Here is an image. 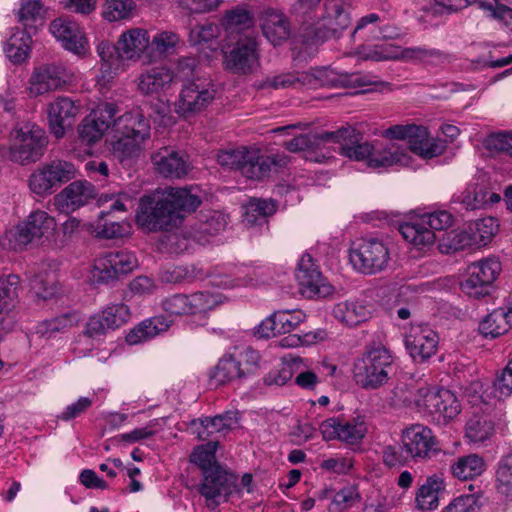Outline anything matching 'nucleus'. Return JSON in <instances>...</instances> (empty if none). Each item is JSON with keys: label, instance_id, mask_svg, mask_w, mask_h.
Masks as SVG:
<instances>
[{"label": "nucleus", "instance_id": "obj_1", "mask_svg": "<svg viewBox=\"0 0 512 512\" xmlns=\"http://www.w3.org/2000/svg\"><path fill=\"white\" fill-rule=\"evenodd\" d=\"M201 203V198L187 188H165L140 198L136 222L149 232L169 231Z\"/></svg>", "mask_w": 512, "mask_h": 512}, {"label": "nucleus", "instance_id": "obj_2", "mask_svg": "<svg viewBox=\"0 0 512 512\" xmlns=\"http://www.w3.org/2000/svg\"><path fill=\"white\" fill-rule=\"evenodd\" d=\"M395 371L391 351L381 343H372L354 363V378L364 389H377L385 385Z\"/></svg>", "mask_w": 512, "mask_h": 512}, {"label": "nucleus", "instance_id": "obj_3", "mask_svg": "<svg viewBox=\"0 0 512 512\" xmlns=\"http://www.w3.org/2000/svg\"><path fill=\"white\" fill-rule=\"evenodd\" d=\"M332 134L337 137L330 142L340 144V154L355 161H367L371 168L389 167L401 161V155L393 147L375 152L369 142H361L362 134L352 126L341 127Z\"/></svg>", "mask_w": 512, "mask_h": 512}, {"label": "nucleus", "instance_id": "obj_4", "mask_svg": "<svg viewBox=\"0 0 512 512\" xmlns=\"http://www.w3.org/2000/svg\"><path fill=\"white\" fill-rule=\"evenodd\" d=\"M344 0H325V13L315 25L308 26L300 34L303 44L308 46L322 43L328 39L339 38L350 25V16Z\"/></svg>", "mask_w": 512, "mask_h": 512}, {"label": "nucleus", "instance_id": "obj_5", "mask_svg": "<svg viewBox=\"0 0 512 512\" xmlns=\"http://www.w3.org/2000/svg\"><path fill=\"white\" fill-rule=\"evenodd\" d=\"M11 137L13 143L9 148V159L20 165L39 161L44 155L47 137L43 129L35 124L26 123L16 127Z\"/></svg>", "mask_w": 512, "mask_h": 512}, {"label": "nucleus", "instance_id": "obj_6", "mask_svg": "<svg viewBox=\"0 0 512 512\" xmlns=\"http://www.w3.org/2000/svg\"><path fill=\"white\" fill-rule=\"evenodd\" d=\"M216 90L211 81L197 78L183 83L174 103L175 112L185 119L206 110L215 100Z\"/></svg>", "mask_w": 512, "mask_h": 512}, {"label": "nucleus", "instance_id": "obj_7", "mask_svg": "<svg viewBox=\"0 0 512 512\" xmlns=\"http://www.w3.org/2000/svg\"><path fill=\"white\" fill-rule=\"evenodd\" d=\"M453 216L445 210L434 211L419 219L404 222L399 226L403 238L415 246H428L435 240L434 230H444L451 226Z\"/></svg>", "mask_w": 512, "mask_h": 512}, {"label": "nucleus", "instance_id": "obj_8", "mask_svg": "<svg viewBox=\"0 0 512 512\" xmlns=\"http://www.w3.org/2000/svg\"><path fill=\"white\" fill-rule=\"evenodd\" d=\"M387 245L378 239H360L350 249V261L359 272L372 275L383 271L389 262Z\"/></svg>", "mask_w": 512, "mask_h": 512}, {"label": "nucleus", "instance_id": "obj_9", "mask_svg": "<svg viewBox=\"0 0 512 512\" xmlns=\"http://www.w3.org/2000/svg\"><path fill=\"white\" fill-rule=\"evenodd\" d=\"M137 265V258L131 252H107L95 260L93 277L97 282L107 284L130 273Z\"/></svg>", "mask_w": 512, "mask_h": 512}, {"label": "nucleus", "instance_id": "obj_10", "mask_svg": "<svg viewBox=\"0 0 512 512\" xmlns=\"http://www.w3.org/2000/svg\"><path fill=\"white\" fill-rule=\"evenodd\" d=\"M415 403L432 415L450 420L460 412V404L456 396L447 389L434 390L430 387H420L417 390Z\"/></svg>", "mask_w": 512, "mask_h": 512}, {"label": "nucleus", "instance_id": "obj_11", "mask_svg": "<svg viewBox=\"0 0 512 512\" xmlns=\"http://www.w3.org/2000/svg\"><path fill=\"white\" fill-rule=\"evenodd\" d=\"M55 227L54 218L47 212L35 211L11 232V246L14 250H22L35 239L51 234Z\"/></svg>", "mask_w": 512, "mask_h": 512}, {"label": "nucleus", "instance_id": "obj_12", "mask_svg": "<svg viewBox=\"0 0 512 512\" xmlns=\"http://www.w3.org/2000/svg\"><path fill=\"white\" fill-rule=\"evenodd\" d=\"M296 279L300 292L307 298H325L334 291L333 286L322 276L310 254H304L298 264Z\"/></svg>", "mask_w": 512, "mask_h": 512}, {"label": "nucleus", "instance_id": "obj_13", "mask_svg": "<svg viewBox=\"0 0 512 512\" xmlns=\"http://www.w3.org/2000/svg\"><path fill=\"white\" fill-rule=\"evenodd\" d=\"M502 270L497 257H487L472 263L468 267V278L462 283V288L468 294L477 298L488 293L489 287Z\"/></svg>", "mask_w": 512, "mask_h": 512}, {"label": "nucleus", "instance_id": "obj_14", "mask_svg": "<svg viewBox=\"0 0 512 512\" xmlns=\"http://www.w3.org/2000/svg\"><path fill=\"white\" fill-rule=\"evenodd\" d=\"M257 46L255 35L239 37L235 46L224 55L225 68L243 75L253 72L259 60Z\"/></svg>", "mask_w": 512, "mask_h": 512}, {"label": "nucleus", "instance_id": "obj_15", "mask_svg": "<svg viewBox=\"0 0 512 512\" xmlns=\"http://www.w3.org/2000/svg\"><path fill=\"white\" fill-rule=\"evenodd\" d=\"M202 476L198 491L206 500L223 496L227 501L237 485V476L222 465L207 469L202 472Z\"/></svg>", "mask_w": 512, "mask_h": 512}, {"label": "nucleus", "instance_id": "obj_16", "mask_svg": "<svg viewBox=\"0 0 512 512\" xmlns=\"http://www.w3.org/2000/svg\"><path fill=\"white\" fill-rule=\"evenodd\" d=\"M246 157L245 164L242 166V176L251 180L268 178L272 173L279 172L289 162V157L284 153L263 155L258 150H249Z\"/></svg>", "mask_w": 512, "mask_h": 512}, {"label": "nucleus", "instance_id": "obj_17", "mask_svg": "<svg viewBox=\"0 0 512 512\" xmlns=\"http://www.w3.org/2000/svg\"><path fill=\"white\" fill-rule=\"evenodd\" d=\"M402 443L412 459H427L440 450L432 430L421 424L405 429L402 433Z\"/></svg>", "mask_w": 512, "mask_h": 512}, {"label": "nucleus", "instance_id": "obj_18", "mask_svg": "<svg viewBox=\"0 0 512 512\" xmlns=\"http://www.w3.org/2000/svg\"><path fill=\"white\" fill-rule=\"evenodd\" d=\"M129 307L124 303L107 306L101 313L92 316L86 323L85 334L89 337H97L108 330H115L126 324L130 319Z\"/></svg>", "mask_w": 512, "mask_h": 512}, {"label": "nucleus", "instance_id": "obj_19", "mask_svg": "<svg viewBox=\"0 0 512 512\" xmlns=\"http://www.w3.org/2000/svg\"><path fill=\"white\" fill-rule=\"evenodd\" d=\"M405 346L415 362H424L436 353L438 336L427 325L412 326L405 337Z\"/></svg>", "mask_w": 512, "mask_h": 512}, {"label": "nucleus", "instance_id": "obj_20", "mask_svg": "<svg viewBox=\"0 0 512 512\" xmlns=\"http://www.w3.org/2000/svg\"><path fill=\"white\" fill-rule=\"evenodd\" d=\"M319 429L324 440L338 439L348 444L360 442L366 433L363 422L342 421L336 417L324 420Z\"/></svg>", "mask_w": 512, "mask_h": 512}, {"label": "nucleus", "instance_id": "obj_21", "mask_svg": "<svg viewBox=\"0 0 512 512\" xmlns=\"http://www.w3.org/2000/svg\"><path fill=\"white\" fill-rule=\"evenodd\" d=\"M64 70L60 65L42 64L35 67L29 79V94L37 97L62 86Z\"/></svg>", "mask_w": 512, "mask_h": 512}, {"label": "nucleus", "instance_id": "obj_22", "mask_svg": "<svg viewBox=\"0 0 512 512\" xmlns=\"http://www.w3.org/2000/svg\"><path fill=\"white\" fill-rule=\"evenodd\" d=\"M499 225L493 217H486L476 220L470 224L469 229L457 234L458 242L453 249H461L465 246H484L488 244L497 233Z\"/></svg>", "mask_w": 512, "mask_h": 512}, {"label": "nucleus", "instance_id": "obj_23", "mask_svg": "<svg viewBox=\"0 0 512 512\" xmlns=\"http://www.w3.org/2000/svg\"><path fill=\"white\" fill-rule=\"evenodd\" d=\"M324 72L318 71L317 74L311 72H286L278 75L266 77L260 84L262 89H286L297 88L301 86L316 87L324 85L322 79Z\"/></svg>", "mask_w": 512, "mask_h": 512}, {"label": "nucleus", "instance_id": "obj_24", "mask_svg": "<svg viewBox=\"0 0 512 512\" xmlns=\"http://www.w3.org/2000/svg\"><path fill=\"white\" fill-rule=\"evenodd\" d=\"M63 179L64 163L57 159L34 171L29 178V187L38 195L52 193L53 189L59 186Z\"/></svg>", "mask_w": 512, "mask_h": 512}, {"label": "nucleus", "instance_id": "obj_25", "mask_svg": "<svg viewBox=\"0 0 512 512\" xmlns=\"http://www.w3.org/2000/svg\"><path fill=\"white\" fill-rule=\"evenodd\" d=\"M410 150L422 158L431 159L441 155L446 149L444 141L432 138L424 126L415 125L408 138Z\"/></svg>", "mask_w": 512, "mask_h": 512}, {"label": "nucleus", "instance_id": "obj_26", "mask_svg": "<svg viewBox=\"0 0 512 512\" xmlns=\"http://www.w3.org/2000/svg\"><path fill=\"white\" fill-rule=\"evenodd\" d=\"M115 129L120 135L136 141H145L150 137V123L140 109L126 112L117 118Z\"/></svg>", "mask_w": 512, "mask_h": 512}, {"label": "nucleus", "instance_id": "obj_27", "mask_svg": "<svg viewBox=\"0 0 512 512\" xmlns=\"http://www.w3.org/2000/svg\"><path fill=\"white\" fill-rule=\"evenodd\" d=\"M372 307L365 300L350 299L337 303L333 308L334 317L341 323L354 327L371 317Z\"/></svg>", "mask_w": 512, "mask_h": 512}, {"label": "nucleus", "instance_id": "obj_28", "mask_svg": "<svg viewBox=\"0 0 512 512\" xmlns=\"http://www.w3.org/2000/svg\"><path fill=\"white\" fill-rule=\"evenodd\" d=\"M117 48L124 60H138L149 48L147 30L132 28L123 32L117 40Z\"/></svg>", "mask_w": 512, "mask_h": 512}, {"label": "nucleus", "instance_id": "obj_29", "mask_svg": "<svg viewBox=\"0 0 512 512\" xmlns=\"http://www.w3.org/2000/svg\"><path fill=\"white\" fill-rule=\"evenodd\" d=\"M151 160L156 170L165 177L180 178L189 170L186 160L178 152L166 147L153 153Z\"/></svg>", "mask_w": 512, "mask_h": 512}, {"label": "nucleus", "instance_id": "obj_30", "mask_svg": "<svg viewBox=\"0 0 512 512\" xmlns=\"http://www.w3.org/2000/svg\"><path fill=\"white\" fill-rule=\"evenodd\" d=\"M261 28L264 36L274 46L279 45L290 36V26L287 18L281 12L271 8L262 13Z\"/></svg>", "mask_w": 512, "mask_h": 512}, {"label": "nucleus", "instance_id": "obj_31", "mask_svg": "<svg viewBox=\"0 0 512 512\" xmlns=\"http://www.w3.org/2000/svg\"><path fill=\"white\" fill-rule=\"evenodd\" d=\"M486 470L484 458L478 454L459 456L450 465L452 476L461 481L473 480Z\"/></svg>", "mask_w": 512, "mask_h": 512}, {"label": "nucleus", "instance_id": "obj_32", "mask_svg": "<svg viewBox=\"0 0 512 512\" xmlns=\"http://www.w3.org/2000/svg\"><path fill=\"white\" fill-rule=\"evenodd\" d=\"M174 79L173 72L166 67H153L138 78V90L144 95L157 94L169 86Z\"/></svg>", "mask_w": 512, "mask_h": 512}, {"label": "nucleus", "instance_id": "obj_33", "mask_svg": "<svg viewBox=\"0 0 512 512\" xmlns=\"http://www.w3.org/2000/svg\"><path fill=\"white\" fill-rule=\"evenodd\" d=\"M169 327L170 322L164 316L146 319L127 334L126 342L130 345H137L165 332Z\"/></svg>", "mask_w": 512, "mask_h": 512}, {"label": "nucleus", "instance_id": "obj_34", "mask_svg": "<svg viewBox=\"0 0 512 512\" xmlns=\"http://www.w3.org/2000/svg\"><path fill=\"white\" fill-rule=\"evenodd\" d=\"M335 137L337 136L332 132L300 134L284 142L283 146L292 153L315 152L322 149L326 143Z\"/></svg>", "mask_w": 512, "mask_h": 512}, {"label": "nucleus", "instance_id": "obj_35", "mask_svg": "<svg viewBox=\"0 0 512 512\" xmlns=\"http://www.w3.org/2000/svg\"><path fill=\"white\" fill-rule=\"evenodd\" d=\"M142 141H136L127 136L120 137L111 144L113 157L125 168H130L136 164L141 153Z\"/></svg>", "mask_w": 512, "mask_h": 512}, {"label": "nucleus", "instance_id": "obj_36", "mask_svg": "<svg viewBox=\"0 0 512 512\" xmlns=\"http://www.w3.org/2000/svg\"><path fill=\"white\" fill-rule=\"evenodd\" d=\"M31 36L25 30H17L4 45V52L13 64H22L27 60L31 50Z\"/></svg>", "mask_w": 512, "mask_h": 512}, {"label": "nucleus", "instance_id": "obj_37", "mask_svg": "<svg viewBox=\"0 0 512 512\" xmlns=\"http://www.w3.org/2000/svg\"><path fill=\"white\" fill-rule=\"evenodd\" d=\"M444 488V481L440 477L436 475L428 477L417 491V507L421 510L436 509L439 505V493Z\"/></svg>", "mask_w": 512, "mask_h": 512}, {"label": "nucleus", "instance_id": "obj_38", "mask_svg": "<svg viewBox=\"0 0 512 512\" xmlns=\"http://www.w3.org/2000/svg\"><path fill=\"white\" fill-rule=\"evenodd\" d=\"M252 25V16L245 9L236 8L227 11L222 19V26L228 35L239 34V37L245 34L254 35Z\"/></svg>", "mask_w": 512, "mask_h": 512}, {"label": "nucleus", "instance_id": "obj_39", "mask_svg": "<svg viewBox=\"0 0 512 512\" xmlns=\"http://www.w3.org/2000/svg\"><path fill=\"white\" fill-rule=\"evenodd\" d=\"M494 487L499 495L512 501V451L503 456L495 470Z\"/></svg>", "mask_w": 512, "mask_h": 512}, {"label": "nucleus", "instance_id": "obj_40", "mask_svg": "<svg viewBox=\"0 0 512 512\" xmlns=\"http://www.w3.org/2000/svg\"><path fill=\"white\" fill-rule=\"evenodd\" d=\"M276 211L272 201L251 199L245 206L243 223L247 226H261L267 222V217Z\"/></svg>", "mask_w": 512, "mask_h": 512}, {"label": "nucleus", "instance_id": "obj_41", "mask_svg": "<svg viewBox=\"0 0 512 512\" xmlns=\"http://www.w3.org/2000/svg\"><path fill=\"white\" fill-rule=\"evenodd\" d=\"M66 51L84 58L90 51L89 41L83 29L66 17Z\"/></svg>", "mask_w": 512, "mask_h": 512}, {"label": "nucleus", "instance_id": "obj_42", "mask_svg": "<svg viewBox=\"0 0 512 512\" xmlns=\"http://www.w3.org/2000/svg\"><path fill=\"white\" fill-rule=\"evenodd\" d=\"M30 286L38 298L51 299L60 290L59 275L52 270L37 274L30 279Z\"/></svg>", "mask_w": 512, "mask_h": 512}, {"label": "nucleus", "instance_id": "obj_43", "mask_svg": "<svg viewBox=\"0 0 512 512\" xmlns=\"http://www.w3.org/2000/svg\"><path fill=\"white\" fill-rule=\"evenodd\" d=\"M94 197L93 184L87 181H74L66 187V209L76 210Z\"/></svg>", "mask_w": 512, "mask_h": 512}, {"label": "nucleus", "instance_id": "obj_44", "mask_svg": "<svg viewBox=\"0 0 512 512\" xmlns=\"http://www.w3.org/2000/svg\"><path fill=\"white\" fill-rule=\"evenodd\" d=\"M508 313L503 308L495 309L479 324V331L484 337L496 338L509 330Z\"/></svg>", "mask_w": 512, "mask_h": 512}, {"label": "nucleus", "instance_id": "obj_45", "mask_svg": "<svg viewBox=\"0 0 512 512\" xmlns=\"http://www.w3.org/2000/svg\"><path fill=\"white\" fill-rule=\"evenodd\" d=\"M110 216V212L104 210L99 214V220L96 226L97 236L104 239H115L128 235L131 230V226L125 221H114L107 219Z\"/></svg>", "mask_w": 512, "mask_h": 512}, {"label": "nucleus", "instance_id": "obj_46", "mask_svg": "<svg viewBox=\"0 0 512 512\" xmlns=\"http://www.w3.org/2000/svg\"><path fill=\"white\" fill-rule=\"evenodd\" d=\"M222 303L220 294L209 291L197 292L188 295L189 315L205 316L206 313Z\"/></svg>", "mask_w": 512, "mask_h": 512}, {"label": "nucleus", "instance_id": "obj_47", "mask_svg": "<svg viewBox=\"0 0 512 512\" xmlns=\"http://www.w3.org/2000/svg\"><path fill=\"white\" fill-rule=\"evenodd\" d=\"M218 440H209L206 444L195 447L190 455V462L197 465L201 472L220 465L216 460Z\"/></svg>", "mask_w": 512, "mask_h": 512}, {"label": "nucleus", "instance_id": "obj_48", "mask_svg": "<svg viewBox=\"0 0 512 512\" xmlns=\"http://www.w3.org/2000/svg\"><path fill=\"white\" fill-rule=\"evenodd\" d=\"M64 98L62 96L56 97L52 102L47 105V123L50 133L56 138L64 136Z\"/></svg>", "mask_w": 512, "mask_h": 512}, {"label": "nucleus", "instance_id": "obj_49", "mask_svg": "<svg viewBox=\"0 0 512 512\" xmlns=\"http://www.w3.org/2000/svg\"><path fill=\"white\" fill-rule=\"evenodd\" d=\"M493 430V424L490 420L473 416L466 424V437L470 442L482 443L490 438Z\"/></svg>", "mask_w": 512, "mask_h": 512}, {"label": "nucleus", "instance_id": "obj_50", "mask_svg": "<svg viewBox=\"0 0 512 512\" xmlns=\"http://www.w3.org/2000/svg\"><path fill=\"white\" fill-rule=\"evenodd\" d=\"M212 377L218 384H225L234 379L243 378L232 353L224 355L219 360Z\"/></svg>", "mask_w": 512, "mask_h": 512}, {"label": "nucleus", "instance_id": "obj_51", "mask_svg": "<svg viewBox=\"0 0 512 512\" xmlns=\"http://www.w3.org/2000/svg\"><path fill=\"white\" fill-rule=\"evenodd\" d=\"M190 428L201 441L215 440L216 434L225 432L216 416L194 419L190 423Z\"/></svg>", "mask_w": 512, "mask_h": 512}, {"label": "nucleus", "instance_id": "obj_52", "mask_svg": "<svg viewBox=\"0 0 512 512\" xmlns=\"http://www.w3.org/2000/svg\"><path fill=\"white\" fill-rule=\"evenodd\" d=\"M232 354L240 368L243 378L255 373L259 368L260 354L253 348L244 347L242 349H235Z\"/></svg>", "mask_w": 512, "mask_h": 512}, {"label": "nucleus", "instance_id": "obj_53", "mask_svg": "<svg viewBox=\"0 0 512 512\" xmlns=\"http://www.w3.org/2000/svg\"><path fill=\"white\" fill-rule=\"evenodd\" d=\"M491 394L498 400H504L512 395V360L496 373Z\"/></svg>", "mask_w": 512, "mask_h": 512}, {"label": "nucleus", "instance_id": "obj_54", "mask_svg": "<svg viewBox=\"0 0 512 512\" xmlns=\"http://www.w3.org/2000/svg\"><path fill=\"white\" fill-rule=\"evenodd\" d=\"M97 53L102 61V69L105 72H113L119 69L121 60H124L120 55L116 44H111L107 41H102L97 46Z\"/></svg>", "mask_w": 512, "mask_h": 512}, {"label": "nucleus", "instance_id": "obj_55", "mask_svg": "<svg viewBox=\"0 0 512 512\" xmlns=\"http://www.w3.org/2000/svg\"><path fill=\"white\" fill-rule=\"evenodd\" d=\"M20 279L18 275L9 274L0 277V313L8 309L18 297Z\"/></svg>", "mask_w": 512, "mask_h": 512}, {"label": "nucleus", "instance_id": "obj_56", "mask_svg": "<svg viewBox=\"0 0 512 512\" xmlns=\"http://www.w3.org/2000/svg\"><path fill=\"white\" fill-rule=\"evenodd\" d=\"M118 109L114 103H101L89 114L90 118L105 132L111 128H115L117 122L116 113Z\"/></svg>", "mask_w": 512, "mask_h": 512}, {"label": "nucleus", "instance_id": "obj_57", "mask_svg": "<svg viewBox=\"0 0 512 512\" xmlns=\"http://www.w3.org/2000/svg\"><path fill=\"white\" fill-rule=\"evenodd\" d=\"M249 150L246 147H241L220 151L217 154V162L222 167L239 171L242 174V166L245 164L246 154H248Z\"/></svg>", "mask_w": 512, "mask_h": 512}, {"label": "nucleus", "instance_id": "obj_58", "mask_svg": "<svg viewBox=\"0 0 512 512\" xmlns=\"http://www.w3.org/2000/svg\"><path fill=\"white\" fill-rule=\"evenodd\" d=\"M134 7L133 0H106L103 17L109 22L125 19L130 16Z\"/></svg>", "mask_w": 512, "mask_h": 512}, {"label": "nucleus", "instance_id": "obj_59", "mask_svg": "<svg viewBox=\"0 0 512 512\" xmlns=\"http://www.w3.org/2000/svg\"><path fill=\"white\" fill-rule=\"evenodd\" d=\"M412 457L409 455L404 443L388 445L383 448L382 460L389 467H399L407 464Z\"/></svg>", "mask_w": 512, "mask_h": 512}, {"label": "nucleus", "instance_id": "obj_60", "mask_svg": "<svg viewBox=\"0 0 512 512\" xmlns=\"http://www.w3.org/2000/svg\"><path fill=\"white\" fill-rule=\"evenodd\" d=\"M481 506L478 494L460 495L444 507L442 512H479Z\"/></svg>", "mask_w": 512, "mask_h": 512}, {"label": "nucleus", "instance_id": "obj_61", "mask_svg": "<svg viewBox=\"0 0 512 512\" xmlns=\"http://www.w3.org/2000/svg\"><path fill=\"white\" fill-rule=\"evenodd\" d=\"M43 6L40 0H22L18 11V20L25 27L32 26L33 23L42 19Z\"/></svg>", "mask_w": 512, "mask_h": 512}, {"label": "nucleus", "instance_id": "obj_62", "mask_svg": "<svg viewBox=\"0 0 512 512\" xmlns=\"http://www.w3.org/2000/svg\"><path fill=\"white\" fill-rule=\"evenodd\" d=\"M277 316L280 334L290 333L295 330L306 318L301 310H279L275 311Z\"/></svg>", "mask_w": 512, "mask_h": 512}, {"label": "nucleus", "instance_id": "obj_63", "mask_svg": "<svg viewBox=\"0 0 512 512\" xmlns=\"http://www.w3.org/2000/svg\"><path fill=\"white\" fill-rule=\"evenodd\" d=\"M488 192L476 186L468 187L459 197L458 201L466 210L482 208L487 203Z\"/></svg>", "mask_w": 512, "mask_h": 512}, {"label": "nucleus", "instance_id": "obj_64", "mask_svg": "<svg viewBox=\"0 0 512 512\" xmlns=\"http://www.w3.org/2000/svg\"><path fill=\"white\" fill-rule=\"evenodd\" d=\"M179 38L173 32L163 31L157 33L152 40H149V48L158 55L169 53L178 43Z\"/></svg>", "mask_w": 512, "mask_h": 512}]
</instances>
